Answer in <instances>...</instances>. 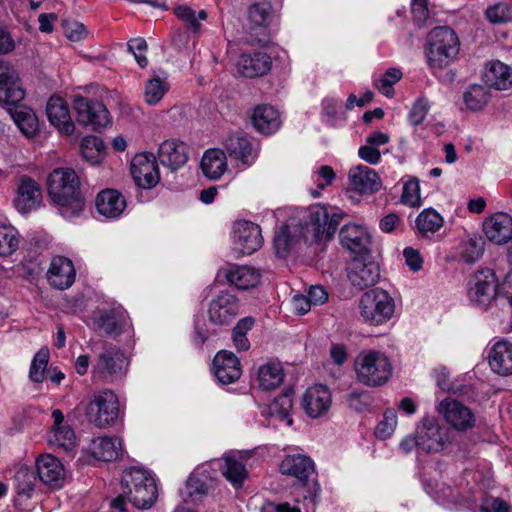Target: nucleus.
<instances>
[{"label": "nucleus", "mask_w": 512, "mask_h": 512, "mask_svg": "<svg viewBox=\"0 0 512 512\" xmlns=\"http://www.w3.org/2000/svg\"><path fill=\"white\" fill-rule=\"evenodd\" d=\"M342 216L333 214L329 217L326 208L314 206L309 209L304 222L284 224L274 236L275 253L285 258L294 251L302 240L306 242L328 241L335 234Z\"/></svg>", "instance_id": "f257e3e1"}, {"label": "nucleus", "mask_w": 512, "mask_h": 512, "mask_svg": "<svg viewBox=\"0 0 512 512\" xmlns=\"http://www.w3.org/2000/svg\"><path fill=\"white\" fill-rule=\"evenodd\" d=\"M47 185L49 196L61 207L63 216H76L82 211L84 200L80 192V181L73 169H54L48 177Z\"/></svg>", "instance_id": "f03ea898"}, {"label": "nucleus", "mask_w": 512, "mask_h": 512, "mask_svg": "<svg viewBox=\"0 0 512 512\" xmlns=\"http://www.w3.org/2000/svg\"><path fill=\"white\" fill-rule=\"evenodd\" d=\"M460 41L449 27H436L427 38L426 57L433 69H443L450 65L459 54Z\"/></svg>", "instance_id": "7ed1b4c3"}, {"label": "nucleus", "mask_w": 512, "mask_h": 512, "mask_svg": "<svg viewBox=\"0 0 512 512\" xmlns=\"http://www.w3.org/2000/svg\"><path fill=\"white\" fill-rule=\"evenodd\" d=\"M121 484L128 500L138 509L150 508L157 499L154 478L141 468L132 467L124 471Z\"/></svg>", "instance_id": "20e7f679"}, {"label": "nucleus", "mask_w": 512, "mask_h": 512, "mask_svg": "<svg viewBox=\"0 0 512 512\" xmlns=\"http://www.w3.org/2000/svg\"><path fill=\"white\" fill-rule=\"evenodd\" d=\"M395 301L381 288L365 292L359 300L360 316L368 326H382L390 321L395 313Z\"/></svg>", "instance_id": "39448f33"}, {"label": "nucleus", "mask_w": 512, "mask_h": 512, "mask_svg": "<svg viewBox=\"0 0 512 512\" xmlns=\"http://www.w3.org/2000/svg\"><path fill=\"white\" fill-rule=\"evenodd\" d=\"M357 379L367 386H381L391 376L389 359L380 352H362L355 360Z\"/></svg>", "instance_id": "423d86ee"}, {"label": "nucleus", "mask_w": 512, "mask_h": 512, "mask_svg": "<svg viewBox=\"0 0 512 512\" xmlns=\"http://www.w3.org/2000/svg\"><path fill=\"white\" fill-rule=\"evenodd\" d=\"M86 416L90 423L98 428L112 426L120 413L119 401L111 390L96 393L86 407Z\"/></svg>", "instance_id": "0eeeda50"}, {"label": "nucleus", "mask_w": 512, "mask_h": 512, "mask_svg": "<svg viewBox=\"0 0 512 512\" xmlns=\"http://www.w3.org/2000/svg\"><path fill=\"white\" fill-rule=\"evenodd\" d=\"M73 109L78 124L99 130L111 123L110 113L106 106L97 100L81 95L73 96Z\"/></svg>", "instance_id": "6e6552de"}, {"label": "nucleus", "mask_w": 512, "mask_h": 512, "mask_svg": "<svg viewBox=\"0 0 512 512\" xmlns=\"http://www.w3.org/2000/svg\"><path fill=\"white\" fill-rule=\"evenodd\" d=\"M128 367V359L117 347H105L98 355L96 364L93 367V374L96 378L106 382L122 378Z\"/></svg>", "instance_id": "1a4fd4ad"}, {"label": "nucleus", "mask_w": 512, "mask_h": 512, "mask_svg": "<svg viewBox=\"0 0 512 512\" xmlns=\"http://www.w3.org/2000/svg\"><path fill=\"white\" fill-rule=\"evenodd\" d=\"M366 256L354 257L347 267V277L351 285L358 290L374 286L380 279L379 265L368 260Z\"/></svg>", "instance_id": "9d476101"}, {"label": "nucleus", "mask_w": 512, "mask_h": 512, "mask_svg": "<svg viewBox=\"0 0 512 512\" xmlns=\"http://www.w3.org/2000/svg\"><path fill=\"white\" fill-rule=\"evenodd\" d=\"M438 412L457 431L465 432L476 426V416L473 411L458 400L451 398L442 400L438 405Z\"/></svg>", "instance_id": "9b49d317"}, {"label": "nucleus", "mask_w": 512, "mask_h": 512, "mask_svg": "<svg viewBox=\"0 0 512 512\" xmlns=\"http://www.w3.org/2000/svg\"><path fill=\"white\" fill-rule=\"evenodd\" d=\"M131 174L139 188L151 189L155 187L160 180L155 155L150 152L136 154L131 161Z\"/></svg>", "instance_id": "f8f14e48"}, {"label": "nucleus", "mask_w": 512, "mask_h": 512, "mask_svg": "<svg viewBox=\"0 0 512 512\" xmlns=\"http://www.w3.org/2000/svg\"><path fill=\"white\" fill-rule=\"evenodd\" d=\"M263 242L261 229L249 221H240L235 226L234 250L239 255H250L258 250Z\"/></svg>", "instance_id": "ddd939ff"}, {"label": "nucleus", "mask_w": 512, "mask_h": 512, "mask_svg": "<svg viewBox=\"0 0 512 512\" xmlns=\"http://www.w3.org/2000/svg\"><path fill=\"white\" fill-rule=\"evenodd\" d=\"M17 197L14 206L20 213H28L36 208L42 199L40 186L27 175H22L16 180Z\"/></svg>", "instance_id": "4468645a"}, {"label": "nucleus", "mask_w": 512, "mask_h": 512, "mask_svg": "<svg viewBox=\"0 0 512 512\" xmlns=\"http://www.w3.org/2000/svg\"><path fill=\"white\" fill-rule=\"evenodd\" d=\"M24 95L16 71L8 62L0 60V102L16 105L23 100Z\"/></svg>", "instance_id": "2eb2a0df"}, {"label": "nucleus", "mask_w": 512, "mask_h": 512, "mask_svg": "<svg viewBox=\"0 0 512 512\" xmlns=\"http://www.w3.org/2000/svg\"><path fill=\"white\" fill-rule=\"evenodd\" d=\"M417 433L418 448L422 451L437 453L444 448V433L436 419L424 418Z\"/></svg>", "instance_id": "dca6fc26"}, {"label": "nucleus", "mask_w": 512, "mask_h": 512, "mask_svg": "<svg viewBox=\"0 0 512 512\" xmlns=\"http://www.w3.org/2000/svg\"><path fill=\"white\" fill-rule=\"evenodd\" d=\"M39 479L50 488L62 486L65 478L63 464L51 454L41 455L36 462Z\"/></svg>", "instance_id": "f3484780"}, {"label": "nucleus", "mask_w": 512, "mask_h": 512, "mask_svg": "<svg viewBox=\"0 0 512 512\" xmlns=\"http://www.w3.org/2000/svg\"><path fill=\"white\" fill-rule=\"evenodd\" d=\"M238 313L237 299L226 292L214 298L208 309L209 320L215 325L229 323Z\"/></svg>", "instance_id": "a211bd4d"}, {"label": "nucleus", "mask_w": 512, "mask_h": 512, "mask_svg": "<svg viewBox=\"0 0 512 512\" xmlns=\"http://www.w3.org/2000/svg\"><path fill=\"white\" fill-rule=\"evenodd\" d=\"M485 236L493 243L501 245L512 239V217L506 213H496L483 223Z\"/></svg>", "instance_id": "6ab92c4d"}, {"label": "nucleus", "mask_w": 512, "mask_h": 512, "mask_svg": "<svg viewBox=\"0 0 512 512\" xmlns=\"http://www.w3.org/2000/svg\"><path fill=\"white\" fill-rule=\"evenodd\" d=\"M331 401V393L326 386L314 385L306 390L302 405L310 417L318 418L327 413Z\"/></svg>", "instance_id": "aec40b11"}, {"label": "nucleus", "mask_w": 512, "mask_h": 512, "mask_svg": "<svg viewBox=\"0 0 512 512\" xmlns=\"http://www.w3.org/2000/svg\"><path fill=\"white\" fill-rule=\"evenodd\" d=\"M340 242L344 248L357 256L368 255L370 237L366 230L356 224H348L342 227L339 233Z\"/></svg>", "instance_id": "412c9836"}, {"label": "nucleus", "mask_w": 512, "mask_h": 512, "mask_svg": "<svg viewBox=\"0 0 512 512\" xmlns=\"http://www.w3.org/2000/svg\"><path fill=\"white\" fill-rule=\"evenodd\" d=\"M46 114L49 122L55 126L60 133L71 135L75 125L71 119L69 108L61 97L53 96L46 106Z\"/></svg>", "instance_id": "4be33fe9"}, {"label": "nucleus", "mask_w": 512, "mask_h": 512, "mask_svg": "<svg viewBox=\"0 0 512 512\" xmlns=\"http://www.w3.org/2000/svg\"><path fill=\"white\" fill-rule=\"evenodd\" d=\"M214 373L219 382L230 384L241 376L239 359L231 352L220 351L213 360Z\"/></svg>", "instance_id": "5701e85b"}, {"label": "nucleus", "mask_w": 512, "mask_h": 512, "mask_svg": "<svg viewBox=\"0 0 512 512\" xmlns=\"http://www.w3.org/2000/svg\"><path fill=\"white\" fill-rule=\"evenodd\" d=\"M50 284L60 290L69 288L75 280V269L70 259L56 256L52 259L47 272Z\"/></svg>", "instance_id": "b1692460"}, {"label": "nucleus", "mask_w": 512, "mask_h": 512, "mask_svg": "<svg viewBox=\"0 0 512 512\" xmlns=\"http://www.w3.org/2000/svg\"><path fill=\"white\" fill-rule=\"evenodd\" d=\"M158 157L162 165L176 171L188 160L187 146L179 140H165L159 146Z\"/></svg>", "instance_id": "393cba45"}, {"label": "nucleus", "mask_w": 512, "mask_h": 512, "mask_svg": "<svg viewBox=\"0 0 512 512\" xmlns=\"http://www.w3.org/2000/svg\"><path fill=\"white\" fill-rule=\"evenodd\" d=\"M349 180L352 188L361 194L377 192L382 185L378 174L364 165L353 167L349 172Z\"/></svg>", "instance_id": "a878e982"}, {"label": "nucleus", "mask_w": 512, "mask_h": 512, "mask_svg": "<svg viewBox=\"0 0 512 512\" xmlns=\"http://www.w3.org/2000/svg\"><path fill=\"white\" fill-rule=\"evenodd\" d=\"M272 66L271 57L265 52L242 54L238 61V71L247 78L261 77Z\"/></svg>", "instance_id": "bb28decb"}, {"label": "nucleus", "mask_w": 512, "mask_h": 512, "mask_svg": "<svg viewBox=\"0 0 512 512\" xmlns=\"http://www.w3.org/2000/svg\"><path fill=\"white\" fill-rule=\"evenodd\" d=\"M490 368L497 374L508 376L512 374V343L507 340L496 342L489 354Z\"/></svg>", "instance_id": "cd10ccee"}, {"label": "nucleus", "mask_w": 512, "mask_h": 512, "mask_svg": "<svg viewBox=\"0 0 512 512\" xmlns=\"http://www.w3.org/2000/svg\"><path fill=\"white\" fill-rule=\"evenodd\" d=\"M484 81L489 87L506 90L512 86V69L499 60H493L486 65Z\"/></svg>", "instance_id": "c85d7f7f"}, {"label": "nucleus", "mask_w": 512, "mask_h": 512, "mask_svg": "<svg viewBox=\"0 0 512 512\" xmlns=\"http://www.w3.org/2000/svg\"><path fill=\"white\" fill-rule=\"evenodd\" d=\"M282 474L297 478L300 482L306 483L314 472L313 461L303 455L287 456L280 464Z\"/></svg>", "instance_id": "c756f323"}, {"label": "nucleus", "mask_w": 512, "mask_h": 512, "mask_svg": "<svg viewBox=\"0 0 512 512\" xmlns=\"http://www.w3.org/2000/svg\"><path fill=\"white\" fill-rule=\"evenodd\" d=\"M252 122L255 129L265 135L279 129L281 119L279 112L270 105H259L254 109Z\"/></svg>", "instance_id": "7c9ffc66"}, {"label": "nucleus", "mask_w": 512, "mask_h": 512, "mask_svg": "<svg viewBox=\"0 0 512 512\" xmlns=\"http://www.w3.org/2000/svg\"><path fill=\"white\" fill-rule=\"evenodd\" d=\"M120 449V441L111 437L93 438L87 447V451L92 457L104 462L116 460Z\"/></svg>", "instance_id": "2f4dec72"}, {"label": "nucleus", "mask_w": 512, "mask_h": 512, "mask_svg": "<svg viewBox=\"0 0 512 512\" xmlns=\"http://www.w3.org/2000/svg\"><path fill=\"white\" fill-rule=\"evenodd\" d=\"M224 147L230 158L239 160L244 166L251 164L250 157L256 156L250 140L239 133L229 135L224 142Z\"/></svg>", "instance_id": "473e14b6"}, {"label": "nucleus", "mask_w": 512, "mask_h": 512, "mask_svg": "<svg viewBox=\"0 0 512 512\" xmlns=\"http://www.w3.org/2000/svg\"><path fill=\"white\" fill-rule=\"evenodd\" d=\"M96 207L100 214L109 218H116L124 211L126 201L118 191L106 189L98 194Z\"/></svg>", "instance_id": "72a5a7b5"}, {"label": "nucleus", "mask_w": 512, "mask_h": 512, "mask_svg": "<svg viewBox=\"0 0 512 512\" xmlns=\"http://www.w3.org/2000/svg\"><path fill=\"white\" fill-rule=\"evenodd\" d=\"M474 297L479 303H485L496 294L498 286L495 273L491 269L478 271L474 276Z\"/></svg>", "instance_id": "f704fd0d"}, {"label": "nucleus", "mask_w": 512, "mask_h": 512, "mask_svg": "<svg viewBox=\"0 0 512 512\" xmlns=\"http://www.w3.org/2000/svg\"><path fill=\"white\" fill-rule=\"evenodd\" d=\"M226 160V155L221 149L207 150L201 159L203 174L211 180L219 179L227 169Z\"/></svg>", "instance_id": "c9c22d12"}, {"label": "nucleus", "mask_w": 512, "mask_h": 512, "mask_svg": "<svg viewBox=\"0 0 512 512\" xmlns=\"http://www.w3.org/2000/svg\"><path fill=\"white\" fill-rule=\"evenodd\" d=\"M228 283L238 289H249L255 287L260 282V273L253 267L239 266L226 272Z\"/></svg>", "instance_id": "e433bc0d"}, {"label": "nucleus", "mask_w": 512, "mask_h": 512, "mask_svg": "<svg viewBox=\"0 0 512 512\" xmlns=\"http://www.w3.org/2000/svg\"><path fill=\"white\" fill-rule=\"evenodd\" d=\"M284 378V373L279 363H267L258 370L259 387L263 390H272L278 387Z\"/></svg>", "instance_id": "4c0bfd02"}, {"label": "nucleus", "mask_w": 512, "mask_h": 512, "mask_svg": "<svg viewBox=\"0 0 512 512\" xmlns=\"http://www.w3.org/2000/svg\"><path fill=\"white\" fill-rule=\"evenodd\" d=\"M13 120L21 132L28 138H34L39 134V123L36 114L31 109L16 110Z\"/></svg>", "instance_id": "58836bf2"}, {"label": "nucleus", "mask_w": 512, "mask_h": 512, "mask_svg": "<svg viewBox=\"0 0 512 512\" xmlns=\"http://www.w3.org/2000/svg\"><path fill=\"white\" fill-rule=\"evenodd\" d=\"M80 151L87 162L97 164L104 158L105 145L97 136H86L81 141Z\"/></svg>", "instance_id": "ea45409f"}, {"label": "nucleus", "mask_w": 512, "mask_h": 512, "mask_svg": "<svg viewBox=\"0 0 512 512\" xmlns=\"http://www.w3.org/2000/svg\"><path fill=\"white\" fill-rule=\"evenodd\" d=\"M209 481L211 478L208 473L194 471L186 482V488L189 496L193 500H200L207 495L209 490Z\"/></svg>", "instance_id": "a19ab883"}, {"label": "nucleus", "mask_w": 512, "mask_h": 512, "mask_svg": "<svg viewBox=\"0 0 512 512\" xmlns=\"http://www.w3.org/2000/svg\"><path fill=\"white\" fill-rule=\"evenodd\" d=\"M173 11L174 14L185 23L186 28L194 33H197L200 30V21L207 18V13L205 10H200L196 14L192 8L186 5H178L174 7Z\"/></svg>", "instance_id": "79ce46f5"}, {"label": "nucleus", "mask_w": 512, "mask_h": 512, "mask_svg": "<svg viewBox=\"0 0 512 512\" xmlns=\"http://www.w3.org/2000/svg\"><path fill=\"white\" fill-rule=\"evenodd\" d=\"M169 90V83L160 77L149 79L144 86V100L149 105L157 104Z\"/></svg>", "instance_id": "37998d69"}, {"label": "nucleus", "mask_w": 512, "mask_h": 512, "mask_svg": "<svg viewBox=\"0 0 512 512\" xmlns=\"http://www.w3.org/2000/svg\"><path fill=\"white\" fill-rule=\"evenodd\" d=\"M443 225V218L433 209L423 210L416 218V226L422 234L435 233Z\"/></svg>", "instance_id": "c03bdc74"}, {"label": "nucleus", "mask_w": 512, "mask_h": 512, "mask_svg": "<svg viewBox=\"0 0 512 512\" xmlns=\"http://www.w3.org/2000/svg\"><path fill=\"white\" fill-rule=\"evenodd\" d=\"M126 325L124 312L111 311L103 313L99 318V327L107 334H120Z\"/></svg>", "instance_id": "a18cd8bd"}, {"label": "nucleus", "mask_w": 512, "mask_h": 512, "mask_svg": "<svg viewBox=\"0 0 512 512\" xmlns=\"http://www.w3.org/2000/svg\"><path fill=\"white\" fill-rule=\"evenodd\" d=\"M49 443L66 452L71 451L76 445V436L70 426L53 427V435Z\"/></svg>", "instance_id": "49530a36"}, {"label": "nucleus", "mask_w": 512, "mask_h": 512, "mask_svg": "<svg viewBox=\"0 0 512 512\" xmlns=\"http://www.w3.org/2000/svg\"><path fill=\"white\" fill-rule=\"evenodd\" d=\"M292 409V396L291 392L287 391L274 398L269 406L271 416H276L280 420H286L288 425H291L293 420L289 417Z\"/></svg>", "instance_id": "de8ad7c7"}, {"label": "nucleus", "mask_w": 512, "mask_h": 512, "mask_svg": "<svg viewBox=\"0 0 512 512\" xmlns=\"http://www.w3.org/2000/svg\"><path fill=\"white\" fill-rule=\"evenodd\" d=\"M224 468H223V475L235 486L240 487L243 483V480L246 477V469L245 466L231 458V457H225L224 458Z\"/></svg>", "instance_id": "09e8293b"}, {"label": "nucleus", "mask_w": 512, "mask_h": 512, "mask_svg": "<svg viewBox=\"0 0 512 512\" xmlns=\"http://www.w3.org/2000/svg\"><path fill=\"white\" fill-rule=\"evenodd\" d=\"M464 101L470 110H480L488 102V93L485 87L481 85H472L464 93Z\"/></svg>", "instance_id": "8fccbe9b"}, {"label": "nucleus", "mask_w": 512, "mask_h": 512, "mask_svg": "<svg viewBox=\"0 0 512 512\" xmlns=\"http://www.w3.org/2000/svg\"><path fill=\"white\" fill-rule=\"evenodd\" d=\"M48 361L49 350L47 348L40 349L34 356L31 363L29 377L32 381L41 383L44 380V373L47 368Z\"/></svg>", "instance_id": "3c124183"}, {"label": "nucleus", "mask_w": 512, "mask_h": 512, "mask_svg": "<svg viewBox=\"0 0 512 512\" xmlns=\"http://www.w3.org/2000/svg\"><path fill=\"white\" fill-rule=\"evenodd\" d=\"M17 232L14 228L0 225V256H9L18 248Z\"/></svg>", "instance_id": "603ef678"}, {"label": "nucleus", "mask_w": 512, "mask_h": 512, "mask_svg": "<svg viewBox=\"0 0 512 512\" xmlns=\"http://www.w3.org/2000/svg\"><path fill=\"white\" fill-rule=\"evenodd\" d=\"M271 14V5L268 1L256 2L248 8V18L255 25H264Z\"/></svg>", "instance_id": "864d4df0"}, {"label": "nucleus", "mask_w": 512, "mask_h": 512, "mask_svg": "<svg viewBox=\"0 0 512 512\" xmlns=\"http://www.w3.org/2000/svg\"><path fill=\"white\" fill-rule=\"evenodd\" d=\"M401 201L412 207H419L421 205L418 179H411L404 184Z\"/></svg>", "instance_id": "5fc2aeb1"}, {"label": "nucleus", "mask_w": 512, "mask_h": 512, "mask_svg": "<svg viewBox=\"0 0 512 512\" xmlns=\"http://www.w3.org/2000/svg\"><path fill=\"white\" fill-rule=\"evenodd\" d=\"M402 77V72L397 68H389L376 84L379 91L387 97L393 95L392 86Z\"/></svg>", "instance_id": "6e6d98bb"}, {"label": "nucleus", "mask_w": 512, "mask_h": 512, "mask_svg": "<svg viewBox=\"0 0 512 512\" xmlns=\"http://www.w3.org/2000/svg\"><path fill=\"white\" fill-rule=\"evenodd\" d=\"M397 425V415L395 410H387L384 413L383 420L377 425L375 435L377 438L385 440L392 435Z\"/></svg>", "instance_id": "4d7b16f0"}, {"label": "nucleus", "mask_w": 512, "mask_h": 512, "mask_svg": "<svg viewBox=\"0 0 512 512\" xmlns=\"http://www.w3.org/2000/svg\"><path fill=\"white\" fill-rule=\"evenodd\" d=\"M486 17L493 24H502L512 20V12L506 3H497L486 10Z\"/></svg>", "instance_id": "13d9d810"}, {"label": "nucleus", "mask_w": 512, "mask_h": 512, "mask_svg": "<svg viewBox=\"0 0 512 512\" xmlns=\"http://www.w3.org/2000/svg\"><path fill=\"white\" fill-rule=\"evenodd\" d=\"M128 50L131 52L140 67L144 68L148 64L146 56L142 53L147 50V42L143 38H133L128 42Z\"/></svg>", "instance_id": "bf43d9fd"}, {"label": "nucleus", "mask_w": 512, "mask_h": 512, "mask_svg": "<svg viewBox=\"0 0 512 512\" xmlns=\"http://www.w3.org/2000/svg\"><path fill=\"white\" fill-rule=\"evenodd\" d=\"M411 12L415 23L422 27L429 19V9L427 0H412Z\"/></svg>", "instance_id": "052dcab7"}, {"label": "nucleus", "mask_w": 512, "mask_h": 512, "mask_svg": "<svg viewBox=\"0 0 512 512\" xmlns=\"http://www.w3.org/2000/svg\"><path fill=\"white\" fill-rule=\"evenodd\" d=\"M429 110L428 102L424 99H418L409 113V120L413 126L423 122Z\"/></svg>", "instance_id": "680f3d73"}, {"label": "nucleus", "mask_w": 512, "mask_h": 512, "mask_svg": "<svg viewBox=\"0 0 512 512\" xmlns=\"http://www.w3.org/2000/svg\"><path fill=\"white\" fill-rule=\"evenodd\" d=\"M403 255L405 257L406 264L413 271H418L422 268L423 259L418 250L411 247L404 249Z\"/></svg>", "instance_id": "e2e57ef3"}, {"label": "nucleus", "mask_w": 512, "mask_h": 512, "mask_svg": "<svg viewBox=\"0 0 512 512\" xmlns=\"http://www.w3.org/2000/svg\"><path fill=\"white\" fill-rule=\"evenodd\" d=\"M347 401L351 408L363 411L369 404V397L365 393L354 391L348 395Z\"/></svg>", "instance_id": "0e129e2a"}, {"label": "nucleus", "mask_w": 512, "mask_h": 512, "mask_svg": "<svg viewBox=\"0 0 512 512\" xmlns=\"http://www.w3.org/2000/svg\"><path fill=\"white\" fill-rule=\"evenodd\" d=\"M65 36L70 41H80L83 40L87 36V30L84 24L75 22L72 25L68 26L65 30Z\"/></svg>", "instance_id": "69168bd1"}, {"label": "nucleus", "mask_w": 512, "mask_h": 512, "mask_svg": "<svg viewBox=\"0 0 512 512\" xmlns=\"http://www.w3.org/2000/svg\"><path fill=\"white\" fill-rule=\"evenodd\" d=\"M307 298L313 305L323 304L328 300V292L322 286H311Z\"/></svg>", "instance_id": "338daca9"}, {"label": "nucleus", "mask_w": 512, "mask_h": 512, "mask_svg": "<svg viewBox=\"0 0 512 512\" xmlns=\"http://www.w3.org/2000/svg\"><path fill=\"white\" fill-rule=\"evenodd\" d=\"M261 512H301V511L298 507L290 506V504L286 503V502L281 503V504L267 502L262 506Z\"/></svg>", "instance_id": "774afa93"}]
</instances>
